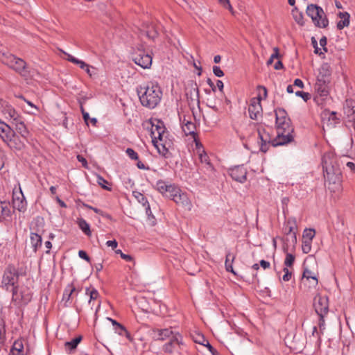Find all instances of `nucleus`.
Returning <instances> with one entry per match:
<instances>
[{"label": "nucleus", "mask_w": 355, "mask_h": 355, "mask_svg": "<svg viewBox=\"0 0 355 355\" xmlns=\"http://www.w3.org/2000/svg\"><path fill=\"white\" fill-rule=\"evenodd\" d=\"M96 181L97 183L101 186L102 188H103L105 190L110 191L111 189L106 186V184L108 183L106 180H105L102 176L98 175L96 176Z\"/></svg>", "instance_id": "43"}, {"label": "nucleus", "mask_w": 355, "mask_h": 355, "mask_svg": "<svg viewBox=\"0 0 355 355\" xmlns=\"http://www.w3.org/2000/svg\"><path fill=\"white\" fill-rule=\"evenodd\" d=\"M331 76L330 66L328 64H323L319 71V75L317 80H327L329 82V77Z\"/></svg>", "instance_id": "25"}, {"label": "nucleus", "mask_w": 355, "mask_h": 355, "mask_svg": "<svg viewBox=\"0 0 355 355\" xmlns=\"http://www.w3.org/2000/svg\"><path fill=\"white\" fill-rule=\"evenodd\" d=\"M312 241L302 239V249L304 253L308 254L311 250Z\"/></svg>", "instance_id": "39"}, {"label": "nucleus", "mask_w": 355, "mask_h": 355, "mask_svg": "<svg viewBox=\"0 0 355 355\" xmlns=\"http://www.w3.org/2000/svg\"><path fill=\"white\" fill-rule=\"evenodd\" d=\"M176 332H173L171 329H156L153 331V338L155 340H164L166 338H171L173 334Z\"/></svg>", "instance_id": "19"}, {"label": "nucleus", "mask_w": 355, "mask_h": 355, "mask_svg": "<svg viewBox=\"0 0 355 355\" xmlns=\"http://www.w3.org/2000/svg\"><path fill=\"white\" fill-rule=\"evenodd\" d=\"M340 20L337 22V28L339 30H342L345 27H347L349 24V14L347 12H340L338 14Z\"/></svg>", "instance_id": "24"}, {"label": "nucleus", "mask_w": 355, "mask_h": 355, "mask_svg": "<svg viewBox=\"0 0 355 355\" xmlns=\"http://www.w3.org/2000/svg\"><path fill=\"white\" fill-rule=\"evenodd\" d=\"M82 340V336H79L71 341L66 342L64 345L66 347H69L70 349H74L76 348L77 345Z\"/></svg>", "instance_id": "37"}, {"label": "nucleus", "mask_w": 355, "mask_h": 355, "mask_svg": "<svg viewBox=\"0 0 355 355\" xmlns=\"http://www.w3.org/2000/svg\"><path fill=\"white\" fill-rule=\"evenodd\" d=\"M10 149L21 150L25 147L24 142L20 139L19 136H12L5 143Z\"/></svg>", "instance_id": "20"}, {"label": "nucleus", "mask_w": 355, "mask_h": 355, "mask_svg": "<svg viewBox=\"0 0 355 355\" xmlns=\"http://www.w3.org/2000/svg\"><path fill=\"white\" fill-rule=\"evenodd\" d=\"M274 53L270 55V58L267 61V64L270 65L273 62L274 59L279 58V49L278 48L275 47L273 49Z\"/></svg>", "instance_id": "47"}, {"label": "nucleus", "mask_w": 355, "mask_h": 355, "mask_svg": "<svg viewBox=\"0 0 355 355\" xmlns=\"http://www.w3.org/2000/svg\"><path fill=\"white\" fill-rule=\"evenodd\" d=\"M12 205L13 207L19 211L24 212L26 209L27 203L20 188L19 191H13Z\"/></svg>", "instance_id": "13"}, {"label": "nucleus", "mask_w": 355, "mask_h": 355, "mask_svg": "<svg viewBox=\"0 0 355 355\" xmlns=\"http://www.w3.org/2000/svg\"><path fill=\"white\" fill-rule=\"evenodd\" d=\"M296 227H291V226H286L285 231L287 234H290L291 237V242L293 244H295L297 243V237H296V233L294 232V230Z\"/></svg>", "instance_id": "38"}, {"label": "nucleus", "mask_w": 355, "mask_h": 355, "mask_svg": "<svg viewBox=\"0 0 355 355\" xmlns=\"http://www.w3.org/2000/svg\"><path fill=\"white\" fill-rule=\"evenodd\" d=\"M3 62L23 76L26 77L29 74L26 62L12 54L6 55Z\"/></svg>", "instance_id": "6"}, {"label": "nucleus", "mask_w": 355, "mask_h": 355, "mask_svg": "<svg viewBox=\"0 0 355 355\" xmlns=\"http://www.w3.org/2000/svg\"><path fill=\"white\" fill-rule=\"evenodd\" d=\"M230 176L241 183L246 180L247 169L243 166H237L230 170Z\"/></svg>", "instance_id": "16"}, {"label": "nucleus", "mask_w": 355, "mask_h": 355, "mask_svg": "<svg viewBox=\"0 0 355 355\" xmlns=\"http://www.w3.org/2000/svg\"><path fill=\"white\" fill-rule=\"evenodd\" d=\"M79 228L87 236L91 235L90 226L87 222L83 218L78 220Z\"/></svg>", "instance_id": "32"}, {"label": "nucleus", "mask_w": 355, "mask_h": 355, "mask_svg": "<svg viewBox=\"0 0 355 355\" xmlns=\"http://www.w3.org/2000/svg\"><path fill=\"white\" fill-rule=\"evenodd\" d=\"M176 204L182 206L184 209L190 211L192 208V203L186 193L180 189V192L176 194L173 200Z\"/></svg>", "instance_id": "17"}, {"label": "nucleus", "mask_w": 355, "mask_h": 355, "mask_svg": "<svg viewBox=\"0 0 355 355\" xmlns=\"http://www.w3.org/2000/svg\"><path fill=\"white\" fill-rule=\"evenodd\" d=\"M137 92L141 105L150 109L155 108L159 104L162 96L160 87L153 83L139 86Z\"/></svg>", "instance_id": "4"}, {"label": "nucleus", "mask_w": 355, "mask_h": 355, "mask_svg": "<svg viewBox=\"0 0 355 355\" xmlns=\"http://www.w3.org/2000/svg\"><path fill=\"white\" fill-rule=\"evenodd\" d=\"M114 331L120 336L128 335L127 330L121 324H117V326L114 327Z\"/></svg>", "instance_id": "45"}, {"label": "nucleus", "mask_w": 355, "mask_h": 355, "mask_svg": "<svg viewBox=\"0 0 355 355\" xmlns=\"http://www.w3.org/2000/svg\"><path fill=\"white\" fill-rule=\"evenodd\" d=\"M75 291H76V288L72 284L68 285L67 287L66 288V289L64 290V293H63V298H62V300H65L66 303L67 302H69L70 298H71V296L72 293Z\"/></svg>", "instance_id": "33"}, {"label": "nucleus", "mask_w": 355, "mask_h": 355, "mask_svg": "<svg viewBox=\"0 0 355 355\" xmlns=\"http://www.w3.org/2000/svg\"><path fill=\"white\" fill-rule=\"evenodd\" d=\"M78 256L81 258V259H85V261H87V262H90V258L87 255V254L86 253V252H85L84 250H80L78 252Z\"/></svg>", "instance_id": "57"}, {"label": "nucleus", "mask_w": 355, "mask_h": 355, "mask_svg": "<svg viewBox=\"0 0 355 355\" xmlns=\"http://www.w3.org/2000/svg\"><path fill=\"white\" fill-rule=\"evenodd\" d=\"M320 45L322 47L323 50L327 52V49L326 48V45H327V38L326 37H322L320 40Z\"/></svg>", "instance_id": "60"}, {"label": "nucleus", "mask_w": 355, "mask_h": 355, "mask_svg": "<svg viewBox=\"0 0 355 355\" xmlns=\"http://www.w3.org/2000/svg\"><path fill=\"white\" fill-rule=\"evenodd\" d=\"M322 163L328 189L332 192L339 191L341 189L342 173L337 157L331 153H325Z\"/></svg>", "instance_id": "2"}, {"label": "nucleus", "mask_w": 355, "mask_h": 355, "mask_svg": "<svg viewBox=\"0 0 355 355\" xmlns=\"http://www.w3.org/2000/svg\"><path fill=\"white\" fill-rule=\"evenodd\" d=\"M180 189L175 185L170 184L167 188V193H164V196L173 200L176 194L180 192Z\"/></svg>", "instance_id": "31"}, {"label": "nucleus", "mask_w": 355, "mask_h": 355, "mask_svg": "<svg viewBox=\"0 0 355 355\" xmlns=\"http://www.w3.org/2000/svg\"><path fill=\"white\" fill-rule=\"evenodd\" d=\"M182 130L185 135L196 136V124L190 121L184 119L182 121Z\"/></svg>", "instance_id": "22"}, {"label": "nucleus", "mask_w": 355, "mask_h": 355, "mask_svg": "<svg viewBox=\"0 0 355 355\" xmlns=\"http://www.w3.org/2000/svg\"><path fill=\"white\" fill-rule=\"evenodd\" d=\"M12 136H15V131L10 125L0 119V137L2 141L6 143Z\"/></svg>", "instance_id": "18"}, {"label": "nucleus", "mask_w": 355, "mask_h": 355, "mask_svg": "<svg viewBox=\"0 0 355 355\" xmlns=\"http://www.w3.org/2000/svg\"><path fill=\"white\" fill-rule=\"evenodd\" d=\"M306 12L316 27L324 28L328 26L329 20L321 7L311 3L307 6Z\"/></svg>", "instance_id": "5"}, {"label": "nucleus", "mask_w": 355, "mask_h": 355, "mask_svg": "<svg viewBox=\"0 0 355 355\" xmlns=\"http://www.w3.org/2000/svg\"><path fill=\"white\" fill-rule=\"evenodd\" d=\"M283 271L284 275L282 277V279L284 282H288L292 276V272L288 269V268H284Z\"/></svg>", "instance_id": "51"}, {"label": "nucleus", "mask_w": 355, "mask_h": 355, "mask_svg": "<svg viewBox=\"0 0 355 355\" xmlns=\"http://www.w3.org/2000/svg\"><path fill=\"white\" fill-rule=\"evenodd\" d=\"M85 71L87 72V73L90 76H94L96 75V68L93 67H90L89 64L87 66V67L85 69Z\"/></svg>", "instance_id": "52"}, {"label": "nucleus", "mask_w": 355, "mask_h": 355, "mask_svg": "<svg viewBox=\"0 0 355 355\" xmlns=\"http://www.w3.org/2000/svg\"><path fill=\"white\" fill-rule=\"evenodd\" d=\"M18 279V270L14 266H8L3 272L1 286L8 291L10 288H13L17 286Z\"/></svg>", "instance_id": "8"}, {"label": "nucleus", "mask_w": 355, "mask_h": 355, "mask_svg": "<svg viewBox=\"0 0 355 355\" xmlns=\"http://www.w3.org/2000/svg\"><path fill=\"white\" fill-rule=\"evenodd\" d=\"M13 125L15 126V130L21 136V137H22L24 140H27V138L29 135V131L28 130L21 118L15 122H13Z\"/></svg>", "instance_id": "21"}, {"label": "nucleus", "mask_w": 355, "mask_h": 355, "mask_svg": "<svg viewBox=\"0 0 355 355\" xmlns=\"http://www.w3.org/2000/svg\"><path fill=\"white\" fill-rule=\"evenodd\" d=\"M64 54H65V55L67 56L66 59H67L68 61H69V62H72V63H73V64H75V63H76V62L77 61L78 58H76L73 57V55H71V54H69V53H65V52H64Z\"/></svg>", "instance_id": "61"}, {"label": "nucleus", "mask_w": 355, "mask_h": 355, "mask_svg": "<svg viewBox=\"0 0 355 355\" xmlns=\"http://www.w3.org/2000/svg\"><path fill=\"white\" fill-rule=\"evenodd\" d=\"M169 184L165 181L158 180L156 183V188L159 192L164 195L167 193V188Z\"/></svg>", "instance_id": "35"}, {"label": "nucleus", "mask_w": 355, "mask_h": 355, "mask_svg": "<svg viewBox=\"0 0 355 355\" xmlns=\"http://www.w3.org/2000/svg\"><path fill=\"white\" fill-rule=\"evenodd\" d=\"M6 114L13 120V122L21 119L19 114L16 112V110L10 107H8L6 110Z\"/></svg>", "instance_id": "36"}, {"label": "nucleus", "mask_w": 355, "mask_h": 355, "mask_svg": "<svg viewBox=\"0 0 355 355\" xmlns=\"http://www.w3.org/2000/svg\"><path fill=\"white\" fill-rule=\"evenodd\" d=\"M213 73L217 77H222V76H224L223 71L218 66H214V67H213Z\"/></svg>", "instance_id": "53"}, {"label": "nucleus", "mask_w": 355, "mask_h": 355, "mask_svg": "<svg viewBox=\"0 0 355 355\" xmlns=\"http://www.w3.org/2000/svg\"><path fill=\"white\" fill-rule=\"evenodd\" d=\"M146 36L151 40H154L157 37L158 33L153 24H148L146 26V29L142 31Z\"/></svg>", "instance_id": "28"}, {"label": "nucleus", "mask_w": 355, "mask_h": 355, "mask_svg": "<svg viewBox=\"0 0 355 355\" xmlns=\"http://www.w3.org/2000/svg\"><path fill=\"white\" fill-rule=\"evenodd\" d=\"M132 195L137 200V201L139 203L142 204V205L145 207L146 214L150 216L151 214V210L149 203L146 197L142 193L138 191H133Z\"/></svg>", "instance_id": "23"}, {"label": "nucleus", "mask_w": 355, "mask_h": 355, "mask_svg": "<svg viewBox=\"0 0 355 355\" xmlns=\"http://www.w3.org/2000/svg\"><path fill=\"white\" fill-rule=\"evenodd\" d=\"M225 8H228L230 10L232 9V7L230 3V0H217Z\"/></svg>", "instance_id": "56"}, {"label": "nucleus", "mask_w": 355, "mask_h": 355, "mask_svg": "<svg viewBox=\"0 0 355 355\" xmlns=\"http://www.w3.org/2000/svg\"><path fill=\"white\" fill-rule=\"evenodd\" d=\"M277 136L272 141L271 137L263 128H258V136L260 144V150L267 152L272 142V146H282L293 140V128L291 125V120L284 109L279 108L275 110Z\"/></svg>", "instance_id": "1"}, {"label": "nucleus", "mask_w": 355, "mask_h": 355, "mask_svg": "<svg viewBox=\"0 0 355 355\" xmlns=\"http://www.w3.org/2000/svg\"><path fill=\"white\" fill-rule=\"evenodd\" d=\"M286 225L287 226H291V227H297V224H296L295 218H289L287 220Z\"/></svg>", "instance_id": "59"}, {"label": "nucleus", "mask_w": 355, "mask_h": 355, "mask_svg": "<svg viewBox=\"0 0 355 355\" xmlns=\"http://www.w3.org/2000/svg\"><path fill=\"white\" fill-rule=\"evenodd\" d=\"M295 261V257L291 254L287 253L284 260L285 268L291 267Z\"/></svg>", "instance_id": "42"}, {"label": "nucleus", "mask_w": 355, "mask_h": 355, "mask_svg": "<svg viewBox=\"0 0 355 355\" xmlns=\"http://www.w3.org/2000/svg\"><path fill=\"white\" fill-rule=\"evenodd\" d=\"M293 15L294 17L295 21L300 25L304 24L303 21V15L302 13H299L297 12H295L294 10L293 11Z\"/></svg>", "instance_id": "48"}, {"label": "nucleus", "mask_w": 355, "mask_h": 355, "mask_svg": "<svg viewBox=\"0 0 355 355\" xmlns=\"http://www.w3.org/2000/svg\"><path fill=\"white\" fill-rule=\"evenodd\" d=\"M80 110H81V112L83 114V119L85 121V122L86 123V124L88 125V121H89V113L85 112L82 103L80 104Z\"/></svg>", "instance_id": "55"}, {"label": "nucleus", "mask_w": 355, "mask_h": 355, "mask_svg": "<svg viewBox=\"0 0 355 355\" xmlns=\"http://www.w3.org/2000/svg\"><path fill=\"white\" fill-rule=\"evenodd\" d=\"M126 153L132 159L137 160L139 158L138 154L132 148H127Z\"/></svg>", "instance_id": "50"}, {"label": "nucleus", "mask_w": 355, "mask_h": 355, "mask_svg": "<svg viewBox=\"0 0 355 355\" xmlns=\"http://www.w3.org/2000/svg\"><path fill=\"white\" fill-rule=\"evenodd\" d=\"M75 64H77L79 66V67L83 70H85V69L87 67V66L88 65L87 64H86L85 62H83V60H77V61L76 62Z\"/></svg>", "instance_id": "63"}, {"label": "nucleus", "mask_w": 355, "mask_h": 355, "mask_svg": "<svg viewBox=\"0 0 355 355\" xmlns=\"http://www.w3.org/2000/svg\"><path fill=\"white\" fill-rule=\"evenodd\" d=\"M106 245L108 247H111L112 249H115L118 245V243L116 242V240L107 241L106 242Z\"/></svg>", "instance_id": "62"}, {"label": "nucleus", "mask_w": 355, "mask_h": 355, "mask_svg": "<svg viewBox=\"0 0 355 355\" xmlns=\"http://www.w3.org/2000/svg\"><path fill=\"white\" fill-rule=\"evenodd\" d=\"M24 344L22 340H17L15 341L11 352L12 355H24L23 352Z\"/></svg>", "instance_id": "26"}, {"label": "nucleus", "mask_w": 355, "mask_h": 355, "mask_svg": "<svg viewBox=\"0 0 355 355\" xmlns=\"http://www.w3.org/2000/svg\"><path fill=\"white\" fill-rule=\"evenodd\" d=\"M235 259L234 255L232 254L230 252H228L226 254L225 259V269L228 272H231L234 275H236L235 271L233 269L232 263Z\"/></svg>", "instance_id": "29"}, {"label": "nucleus", "mask_w": 355, "mask_h": 355, "mask_svg": "<svg viewBox=\"0 0 355 355\" xmlns=\"http://www.w3.org/2000/svg\"><path fill=\"white\" fill-rule=\"evenodd\" d=\"M295 95L297 96H300V97L302 98L304 101H307L308 100H309L311 98V95L309 93L304 92L302 91L296 92Z\"/></svg>", "instance_id": "49"}, {"label": "nucleus", "mask_w": 355, "mask_h": 355, "mask_svg": "<svg viewBox=\"0 0 355 355\" xmlns=\"http://www.w3.org/2000/svg\"><path fill=\"white\" fill-rule=\"evenodd\" d=\"M184 343L182 337L179 333L173 334V337L170 340L163 346V350L166 353L172 354L174 352L180 353V350L182 349Z\"/></svg>", "instance_id": "10"}, {"label": "nucleus", "mask_w": 355, "mask_h": 355, "mask_svg": "<svg viewBox=\"0 0 355 355\" xmlns=\"http://www.w3.org/2000/svg\"><path fill=\"white\" fill-rule=\"evenodd\" d=\"M12 300L17 304H26L31 300V293L28 288L19 290L17 286L12 288Z\"/></svg>", "instance_id": "12"}, {"label": "nucleus", "mask_w": 355, "mask_h": 355, "mask_svg": "<svg viewBox=\"0 0 355 355\" xmlns=\"http://www.w3.org/2000/svg\"><path fill=\"white\" fill-rule=\"evenodd\" d=\"M77 159L82 163L83 166L87 168V162L83 156L78 155L77 156Z\"/></svg>", "instance_id": "64"}, {"label": "nucleus", "mask_w": 355, "mask_h": 355, "mask_svg": "<svg viewBox=\"0 0 355 355\" xmlns=\"http://www.w3.org/2000/svg\"><path fill=\"white\" fill-rule=\"evenodd\" d=\"M10 214V206L6 202L0 201V219L5 218Z\"/></svg>", "instance_id": "30"}, {"label": "nucleus", "mask_w": 355, "mask_h": 355, "mask_svg": "<svg viewBox=\"0 0 355 355\" xmlns=\"http://www.w3.org/2000/svg\"><path fill=\"white\" fill-rule=\"evenodd\" d=\"M132 60L143 69H149L152 65L151 55L144 50L138 49L132 55Z\"/></svg>", "instance_id": "9"}, {"label": "nucleus", "mask_w": 355, "mask_h": 355, "mask_svg": "<svg viewBox=\"0 0 355 355\" xmlns=\"http://www.w3.org/2000/svg\"><path fill=\"white\" fill-rule=\"evenodd\" d=\"M86 293L89 295V303L91 302L92 300H96L99 295L98 291L94 288L91 291H89V289L87 288L86 291Z\"/></svg>", "instance_id": "46"}, {"label": "nucleus", "mask_w": 355, "mask_h": 355, "mask_svg": "<svg viewBox=\"0 0 355 355\" xmlns=\"http://www.w3.org/2000/svg\"><path fill=\"white\" fill-rule=\"evenodd\" d=\"M195 342L205 347V344L209 341L206 340L203 336L198 335V337L195 339Z\"/></svg>", "instance_id": "54"}, {"label": "nucleus", "mask_w": 355, "mask_h": 355, "mask_svg": "<svg viewBox=\"0 0 355 355\" xmlns=\"http://www.w3.org/2000/svg\"><path fill=\"white\" fill-rule=\"evenodd\" d=\"M150 124L151 125L150 135L152 142L159 153L165 155L171 146V141L168 138V134L166 131L164 123L162 121L155 119L150 121Z\"/></svg>", "instance_id": "3"}, {"label": "nucleus", "mask_w": 355, "mask_h": 355, "mask_svg": "<svg viewBox=\"0 0 355 355\" xmlns=\"http://www.w3.org/2000/svg\"><path fill=\"white\" fill-rule=\"evenodd\" d=\"M315 235V232L313 229H306L302 235V239L312 241Z\"/></svg>", "instance_id": "40"}, {"label": "nucleus", "mask_w": 355, "mask_h": 355, "mask_svg": "<svg viewBox=\"0 0 355 355\" xmlns=\"http://www.w3.org/2000/svg\"><path fill=\"white\" fill-rule=\"evenodd\" d=\"M303 277L307 279H312L314 281V284H318V279L316 276L309 270L306 269L304 271Z\"/></svg>", "instance_id": "41"}, {"label": "nucleus", "mask_w": 355, "mask_h": 355, "mask_svg": "<svg viewBox=\"0 0 355 355\" xmlns=\"http://www.w3.org/2000/svg\"><path fill=\"white\" fill-rule=\"evenodd\" d=\"M327 80H317L315 85V90L316 92L314 96V101L319 105H324L326 101L329 100V89Z\"/></svg>", "instance_id": "7"}, {"label": "nucleus", "mask_w": 355, "mask_h": 355, "mask_svg": "<svg viewBox=\"0 0 355 355\" xmlns=\"http://www.w3.org/2000/svg\"><path fill=\"white\" fill-rule=\"evenodd\" d=\"M205 347L208 349V350L211 352L212 355H218V352L216 350L209 342H207L205 344Z\"/></svg>", "instance_id": "58"}, {"label": "nucleus", "mask_w": 355, "mask_h": 355, "mask_svg": "<svg viewBox=\"0 0 355 355\" xmlns=\"http://www.w3.org/2000/svg\"><path fill=\"white\" fill-rule=\"evenodd\" d=\"M250 117L253 120H257L261 115L262 107L259 99H252L248 107Z\"/></svg>", "instance_id": "15"}, {"label": "nucleus", "mask_w": 355, "mask_h": 355, "mask_svg": "<svg viewBox=\"0 0 355 355\" xmlns=\"http://www.w3.org/2000/svg\"><path fill=\"white\" fill-rule=\"evenodd\" d=\"M190 98L191 101H196L198 103H199V89L196 83H194L192 85V87L190 90Z\"/></svg>", "instance_id": "34"}, {"label": "nucleus", "mask_w": 355, "mask_h": 355, "mask_svg": "<svg viewBox=\"0 0 355 355\" xmlns=\"http://www.w3.org/2000/svg\"><path fill=\"white\" fill-rule=\"evenodd\" d=\"M30 239L33 250L36 252L37 248L42 245V237L39 234L32 232L31 233Z\"/></svg>", "instance_id": "27"}, {"label": "nucleus", "mask_w": 355, "mask_h": 355, "mask_svg": "<svg viewBox=\"0 0 355 355\" xmlns=\"http://www.w3.org/2000/svg\"><path fill=\"white\" fill-rule=\"evenodd\" d=\"M313 306L317 314L320 317H324L329 310L328 297L326 295H316L313 299Z\"/></svg>", "instance_id": "11"}, {"label": "nucleus", "mask_w": 355, "mask_h": 355, "mask_svg": "<svg viewBox=\"0 0 355 355\" xmlns=\"http://www.w3.org/2000/svg\"><path fill=\"white\" fill-rule=\"evenodd\" d=\"M321 118L323 124H326L329 128L335 127L336 124H337L339 121L338 118L336 116V112H330L328 110H324L322 112Z\"/></svg>", "instance_id": "14"}, {"label": "nucleus", "mask_w": 355, "mask_h": 355, "mask_svg": "<svg viewBox=\"0 0 355 355\" xmlns=\"http://www.w3.org/2000/svg\"><path fill=\"white\" fill-rule=\"evenodd\" d=\"M198 156L200 162L203 165L205 164H207V162L210 161L208 155L205 153L204 150H202V152L199 151Z\"/></svg>", "instance_id": "44"}]
</instances>
